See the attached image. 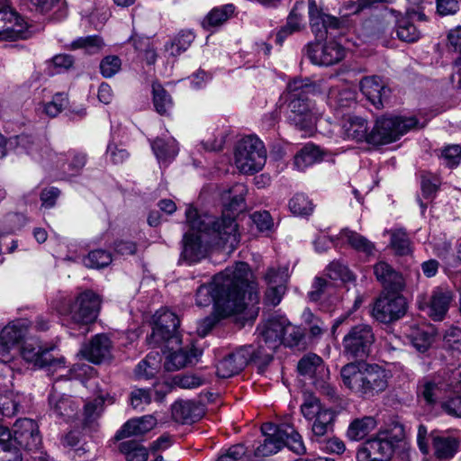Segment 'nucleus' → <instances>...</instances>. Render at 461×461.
Wrapping results in <instances>:
<instances>
[{
  "mask_svg": "<svg viewBox=\"0 0 461 461\" xmlns=\"http://www.w3.org/2000/svg\"><path fill=\"white\" fill-rule=\"evenodd\" d=\"M242 348H249L252 353L250 354V362H254L258 365L259 368L266 367L273 359V355L276 349H272L269 354V359L265 358V354H267L268 347L266 346L262 341H258V346L255 348L252 345L242 346Z\"/></svg>",
  "mask_w": 461,
  "mask_h": 461,
  "instance_id": "8fccbe9b",
  "label": "nucleus"
},
{
  "mask_svg": "<svg viewBox=\"0 0 461 461\" xmlns=\"http://www.w3.org/2000/svg\"><path fill=\"white\" fill-rule=\"evenodd\" d=\"M130 401L133 409L142 411L151 402L150 392L147 389H134L131 393Z\"/></svg>",
  "mask_w": 461,
  "mask_h": 461,
  "instance_id": "13d9d810",
  "label": "nucleus"
},
{
  "mask_svg": "<svg viewBox=\"0 0 461 461\" xmlns=\"http://www.w3.org/2000/svg\"><path fill=\"white\" fill-rule=\"evenodd\" d=\"M2 411L0 416H11L17 411L18 404L12 401L10 402H0ZM23 456L20 447L16 445L13 436L6 426L0 424V461H22Z\"/></svg>",
  "mask_w": 461,
  "mask_h": 461,
  "instance_id": "4468645a",
  "label": "nucleus"
},
{
  "mask_svg": "<svg viewBox=\"0 0 461 461\" xmlns=\"http://www.w3.org/2000/svg\"><path fill=\"white\" fill-rule=\"evenodd\" d=\"M53 347H43L39 342L26 341L21 348L23 358L39 368L48 367L50 371L65 368L63 357L54 358L50 351Z\"/></svg>",
  "mask_w": 461,
  "mask_h": 461,
  "instance_id": "ddd939ff",
  "label": "nucleus"
},
{
  "mask_svg": "<svg viewBox=\"0 0 461 461\" xmlns=\"http://www.w3.org/2000/svg\"><path fill=\"white\" fill-rule=\"evenodd\" d=\"M375 337L371 326L357 324L350 328L342 340L345 355L349 357L363 358L371 352Z\"/></svg>",
  "mask_w": 461,
  "mask_h": 461,
  "instance_id": "9d476101",
  "label": "nucleus"
},
{
  "mask_svg": "<svg viewBox=\"0 0 461 461\" xmlns=\"http://www.w3.org/2000/svg\"><path fill=\"white\" fill-rule=\"evenodd\" d=\"M360 90L363 95L376 108L384 106V100L387 98V89L379 77H366L360 82Z\"/></svg>",
  "mask_w": 461,
  "mask_h": 461,
  "instance_id": "a878e982",
  "label": "nucleus"
},
{
  "mask_svg": "<svg viewBox=\"0 0 461 461\" xmlns=\"http://www.w3.org/2000/svg\"><path fill=\"white\" fill-rule=\"evenodd\" d=\"M377 426V421L373 416H364L353 420L348 428L347 436L352 441L364 439Z\"/></svg>",
  "mask_w": 461,
  "mask_h": 461,
  "instance_id": "473e14b6",
  "label": "nucleus"
},
{
  "mask_svg": "<svg viewBox=\"0 0 461 461\" xmlns=\"http://www.w3.org/2000/svg\"><path fill=\"white\" fill-rule=\"evenodd\" d=\"M434 456L439 460H450L460 447L459 437L448 431L434 430L430 433Z\"/></svg>",
  "mask_w": 461,
  "mask_h": 461,
  "instance_id": "4be33fe9",
  "label": "nucleus"
},
{
  "mask_svg": "<svg viewBox=\"0 0 461 461\" xmlns=\"http://www.w3.org/2000/svg\"><path fill=\"white\" fill-rule=\"evenodd\" d=\"M304 5L303 3L296 4L287 17L286 25L294 32L300 31L303 27V11Z\"/></svg>",
  "mask_w": 461,
  "mask_h": 461,
  "instance_id": "e2e57ef3",
  "label": "nucleus"
},
{
  "mask_svg": "<svg viewBox=\"0 0 461 461\" xmlns=\"http://www.w3.org/2000/svg\"><path fill=\"white\" fill-rule=\"evenodd\" d=\"M194 40V35L189 31H182L169 43L166 45V51L176 57L185 51Z\"/></svg>",
  "mask_w": 461,
  "mask_h": 461,
  "instance_id": "37998d69",
  "label": "nucleus"
},
{
  "mask_svg": "<svg viewBox=\"0 0 461 461\" xmlns=\"http://www.w3.org/2000/svg\"><path fill=\"white\" fill-rule=\"evenodd\" d=\"M399 292L388 290L375 300L372 315L376 321L383 323H390L399 320L405 314L406 301Z\"/></svg>",
  "mask_w": 461,
  "mask_h": 461,
  "instance_id": "9b49d317",
  "label": "nucleus"
},
{
  "mask_svg": "<svg viewBox=\"0 0 461 461\" xmlns=\"http://www.w3.org/2000/svg\"><path fill=\"white\" fill-rule=\"evenodd\" d=\"M110 348V339L106 335L98 334L83 348L81 353L87 360L99 363L109 355Z\"/></svg>",
  "mask_w": 461,
  "mask_h": 461,
  "instance_id": "c756f323",
  "label": "nucleus"
},
{
  "mask_svg": "<svg viewBox=\"0 0 461 461\" xmlns=\"http://www.w3.org/2000/svg\"><path fill=\"white\" fill-rule=\"evenodd\" d=\"M44 154L58 168L69 176L77 175L86 163V155L77 150L56 153L45 148Z\"/></svg>",
  "mask_w": 461,
  "mask_h": 461,
  "instance_id": "aec40b11",
  "label": "nucleus"
},
{
  "mask_svg": "<svg viewBox=\"0 0 461 461\" xmlns=\"http://www.w3.org/2000/svg\"><path fill=\"white\" fill-rule=\"evenodd\" d=\"M432 336L428 331L417 330L411 335V343L420 352H425L432 343Z\"/></svg>",
  "mask_w": 461,
  "mask_h": 461,
  "instance_id": "680f3d73",
  "label": "nucleus"
},
{
  "mask_svg": "<svg viewBox=\"0 0 461 461\" xmlns=\"http://www.w3.org/2000/svg\"><path fill=\"white\" fill-rule=\"evenodd\" d=\"M441 158L447 167H456L461 161V146L454 144L445 147L441 151Z\"/></svg>",
  "mask_w": 461,
  "mask_h": 461,
  "instance_id": "052dcab7",
  "label": "nucleus"
},
{
  "mask_svg": "<svg viewBox=\"0 0 461 461\" xmlns=\"http://www.w3.org/2000/svg\"><path fill=\"white\" fill-rule=\"evenodd\" d=\"M120 451L127 461H146L149 452L145 447L135 440H127L120 445Z\"/></svg>",
  "mask_w": 461,
  "mask_h": 461,
  "instance_id": "79ce46f5",
  "label": "nucleus"
},
{
  "mask_svg": "<svg viewBox=\"0 0 461 461\" xmlns=\"http://www.w3.org/2000/svg\"><path fill=\"white\" fill-rule=\"evenodd\" d=\"M439 185L440 182L437 177L429 175H423L421 176L420 182L423 196L428 199L434 197Z\"/></svg>",
  "mask_w": 461,
  "mask_h": 461,
  "instance_id": "338daca9",
  "label": "nucleus"
},
{
  "mask_svg": "<svg viewBox=\"0 0 461 461\" xmlns=\"http://www.w3.org/2000/svg\"><path fill=\"white\" fill-rule=\"evenodd\" d=\"M284 446L297 455L306 453L302 436L295 430L294 426L288 423L280 424L276 437H267L262 444L255 450L257 456H267L277 453Z\"/></svg>",
  "mask_w": 461,
  "mask_h": 461,
  "instance_id": "1a4fd4ad",
  "label": "nucleus"
},
{
  "mask_svg": "<svg viewBox=\"0 0 461 461\" xmlns=\"http://www.w3.org/2000/svg\"><path fill=\"white\" fill-rule=\"evenodd\" d=\"M327 276L332 280L349 281L354 278L353 274L347 266L339 261L331 262L327 269Z\"/></svg>",
  "mask_w": 461,
  "mask_h": 461,
  "instance_id": "864d4df0",
  "label": "nucleus"
},
{
  "mask_svg": "<svg viewBox=\"0 0 461 461\" xmlns=\"http://www.w3.org/2000/svg\"><path fill=\"white\" fill-rule=\"evenodd\" d=\"M101 305L99 296L92 291H85L75 297L64 299L59 312L68 315L72 322L86 325L95 321Z\"/></svg>",
  "mask_w": 461,
  "mask_h": 461,
  "instance_id": "39448f33",
  "label": "nucleus"
},
{
  "mask_svg": "<svg viewBox=\"0 0 461 461\" xmlns=\"http://www.w3.org/2000/svg\"><path fill=\"white\" fill-rule=\"evenodd\" d=\"M439 389L436 383L431 381L424 382L419 388V394L428 404H433L438 399Z\"/></svg>",
  "mask_w": 461,
  "mask_h": 461,
  "instance_id": "0e129e2a",
  "label": "nucleus"
},
{
  "mask_svg": "<svg viewBox=\"0 0 461 461\" xmlns=\"http://www.w3.org/2000/svg\"><path fill=\"white\" fill-rule=\"evenodd\" d=\"M173 382L183 389L197 388L203 384V379L194 375H177L174 376Z\"/></svg>",
  "mask_w": 461,
  "mask_h": 461,
  "instance_id": "69168bd1",
  "label": "nucleus"
},
{
  "mask_svg": "<svg viewBox=\"0 0 461 461\" xmlns=\"http://www.w3.org/2000/svg\"><path fill=\"white\" fill-rule=\"evenodd\" d=\"M368 124L361 117H348L342 124V137L344 140L360 142L366 140L369 143Z\"/></svg>",
  "mask_w": 461,
  "mask_h": 461,
  "instance_id": "7c9ffc66",
  "label": "nucleus"
},
{
  "mask_svg": "<svg viewBox=\"0 0 461 461\" xmlns=\"http://www.w3.org/2000/svg\"><path fill=\"white\" fill-rule=\"evenodd\" d=\"M417 16L419 20H425V14L415 9H407L405 15L396 17V34L399 40L405 42H415L420 36V31L413 23V18Z\"/></svg>",
  "mask_w": 461,
  "mask_h": 461,
  "instance_id": "393cba45",
  "label": "nucleus"
},
{
  "mask_svg": "<svg viewBox=\"0 0 461 461\" xmlns=\"http://www.w3.org/2000/svg\"><path fill=\"white\" fill-rule=\"evenodd\" d=\"M452 299V293L448 289L436 287L430 295H418L417 305L431 320L438 321L446 316Z\"/></svg>",
  "mask_w": 461,
  "mask_h": 461,
  "instance_id": "f8f14e48",
  "label": "nucleus"
},
{
  "mask_svg": "<svg viewBox=\"0 0 461 461\" xmlns=\"http://www.w3.org/2000/svg\"><path fill=\"white\" fill-rule=\"evenodd\" d=\"M157 424L152 415H145L128 420L116 433V438L122 439L131 436H140L151 430Z\"/></svg>",
  "mask_w": 461,
  "mask_h": 461,
  "instance_id": "c85d7f7f",
  "label": "nucleus"
},
{
  "mask_svg": "<svg viewBox=\"0 0 461 461\" xmlns=\"http://www.w3.org/2000/svg\"><path fill=\"white\" fill-rule=\"evenodd\" d=\"M285 330L282 344L290 348L297 346L303 337L302 330L292 325L287 320Z\"/></svg>",
  "mask_w": 461,
  "mask_h": 461,
  "instance_id": "bf43d9fd",
  "label": "nucleus"
},
{
  "mask_svg": "<svg viewBox=\"0 0 461 461\" xmlns=\"http://www.w3.org/2000/svg\"><path fill=\"white\" fill-rule=\"evenodd\" d=\"M248 188L245 185L238 183L233 185L222 194L227 202V212L221 217L209 213L198 214L197 211L189 206L185 211L189 231L183 239V250L181 259L187 264L200 261L206 256L209 245L228 247L234 250L240 242L238 224L234 215L230 212L240 210L244 203Z\"/></svg>",
  "mask_w": 461,
  "mask_h": 461,
  "instance_id": "f257e3e1",
  "label": "nucleus"
},
{
  "mask_svg": "<svg viewBox=\"0 0 461 461\" xmlns=\"http://www.w3.org/2000/svg\"><path fill=\"white\" fill-rule=\"evenodd\" d=\"M13 438L20 449L34 451L41 445L39 426L32 419H21L14 423Z\"/></svg>",
  "mask_w": 461,
  "mask_h": 461,
  "instance_id": "dca6fc26",
  "label": "nucleus"
},
{
  "mask_svg": "<svg viewBox=\"0 0 461 461\" xmlns=\"http://www.w3.org/2000/svg\"><path fill=\"white\" fill-rule=\"evenodd\" d=\"M390 233V246L396 255L407 256L412 253V244L405 230H393Z\"/></svg>",
  "mask_w": 461,
  "mask_h": 461,
  "instance_id": "a19ab883",
  "label": "nucleus"
},
{
  "mask_svg": "<svg viewBox=\"0 0 461 461\" xmlns=\"http://www.w3.org/2000/svg\"><path fill=\"white\" fill-rule=\"evenodd\" d=\"M278 278L276 280L278 282L277 285L268 286L266 295L265 301L267 304L276 306L279 304L282 300V297L285 292V284H286V273L285 270L282 272Z\"/></svg>",
  "mask_w": 461,
  "mask_h": 461,
  "instance_id": "49530a36",
  "label": "nucleus"
},
{
  "mask_svg": "<svg viewBox=\"0 0 461 461\" xmlns=\"http://www.w3.org/2000/svg\"><path fill=\"white\" fill-rule=\"evenodd\" d=\"M122 68V60L118 56L104 57L99 65L100 72L104 77L110 78L116 75Z\"/></svg>",
  "mask_w": 461,
  "mask_h": 461,
  "instance_id": "603ef678",
  "label": "nucleus"
},
{
  "mask_svg": "<svg viewBox=\"0 0 461 461\" xmlns=\"http://www.w3.org/2000/svg\"><path fill=\"white\" fill-rule=\"evenodd\" d=\"M290 211L296 215H309L313 211V205L309 198L303 194H297L289 201Z\"/></svg>",
  "mask_w": 461,
  "mask_h": 461,
  "instance_id": "09e8293b",
  "label": "nucleus"
},
{
  "mask_svg": "<svg viewBox=\"0 0 461 461\" xmlns=\"http://www.w3.org/2000/svg\"><path fill=\"white\" fill-rule=\"evenodd\" d=\"M417 125L418 121L415 117L379 118L369 132V143L374 145L392 143Z\"/></svg>",
  "mask_w": 461,
  "mask_h": 461,
  "instance_id": "6e6552de",
  "label": "nucleus"
},
{
  "mask_svg": "<svg viewBox=\"0 0 461 461\" xmlns=\"http://www.w3.org/2000/svg\"><path fill=\"white\" fill-rule=\"evenodd\" d=\"M251 353L249 348L240 347L219 362L216 370L217 375L221 378H229L239 374L250 362Z\"/></svg>",
  "mask_w": 461,
  "mask_h": 461,
  "instance_id": "412c9836",
  "label": "nucleus"
},
{
  "mask_svg": "<svg viewBox=\"0 0 461 461\" xmlns=\"http://www.w3.org/2000/svg\"><path fill=\"white\" fill-rule=\"evenodd\" d=\"M321 159L322 156L320 149L312 144H307L295 154L294 166L298 170L303 171Z\"/></svg>",
  "mask_w": 461,
  "mask_h": 461,
  "instance_id": "f704fd0d",
  "label": "nucleus"
},
{
  "mask_svg": "<svg viewBox=\"0 0 461 461\" xmlns=\"http://www.w3.org/2000/svg\"><path fill=\"white\" fill-rule=\"evenodd\" d=\"M309 18L312 32L320 40L324 39L331 31L339 30L342 26V22L337 17L323 13L315 0H309Z\"/></svg>",
  "mask_w": 461,
  "mask_h": 461,
  "instance_id": "6ab92c4d",
  "label": "nucleus"
},
{
  "mask_svg": "<svg viewBox=\"0 0 461 461\" xmlns=\"http://www.w3.org/2000/svg\"><path fill=\"white\" fill-rule=\"evenodd\" d=\"M324 410L321 408L319 399L313 395L306 396L301 405V411L307 420L314 419Z\"/></svg>",
  "mask_w": 461,
  "mask_h": 461,
  "instance_id": "6e6d98bb",
  "label": "nucleus"
},
{
  "mask_svg": "<svg viewBox=\"0 0 461 461\" xmlns=\"http://www.w3.org/2000/svg\"><path fill=\"white\" fill-rule=\"evenodd\" d=\"M314 419V422L312 426V436L316 438V440H319L327 434L329 429L331 427L333 413L330 410H324Z\"/></svg>",
  "mask_w": 461,
  "mask_h": 461,
  "instance_id": "a18cd8bd",
  "label": "nucleus"
},
{
  "mask_svg": "<svg viewBox=\"0 0 461 461\" xmlns=\"http://www.w3.org/2000/svg\"><path fill=\"white\" fill-rule=\"evenodd\" d=\"M26 37V23L12 9H0V41H16Z\"/></svg>",
  "mask_w": 461,
  "mask_h": 461,
  "instance_id": "f3484780",
  "label": "nucleus"
},
{
  "mask_svg": "<svg viewBox=\"0 0 461 461\" xmlns=\"http://www.w3.org/2000/svg\"><path fill=\"white\" fill-rule=\"evenodd\" d=\"M67 104V95L63 93H57L50 102L43 105V111L47 115L55 117L61 113Z\"/></svg>",
  "mask_w": 461,
  "mask_h": 461,
  "instance_id": "4d7b16f0",
  "label": "nucleus"
},
{
  "mask_svg": "<svg viewBox=\"0 0 461 461\" xmlns=\"http://www.w3.org/2000/svg\"><path fill=\"white\" fill-rule=\"evenodd\" d=\"M180 321L178 317L169 311L161 313L153 327L152 337L156 342L166 341L168 344H180L181 340L178 334Z\"/></svg>",
  "mask_w": 461,
  "mask_h": 461,
  "instance_id": "a211bd4d",
  "label": "nucleus"
},
{
  "mask_svg": "<svg viewBox=\"0 0 461 461\" xmlns=\"http://www.w3.org/2000/svg\"><path fill=\"white\" fill-rule=\"evenodd\" d=\"M297 368L302 375L309 376L310 378L316 377L324 379L328 373L322 359L316 354L304 356L298 362Z\"/></svg>",
  "mask_w": 461,
  "mask_h": 461,
  "instance_id": "2f4dec72",
  "label": "nucleus"
},
{
  "mask_svg": "<svg viewBox=\"0 0 461 461\" xmlns=\"http://www.w3.org/2000/svg\"><path fill=\"white\" fill-rule=\"evenodd\" d=\"M171 350L172 352L167 356L164 363V366L167 371H175L183 368L196 357L194 349L190 351L185 350L182 348L175 349L172 346Z\"/></svg>",
  "mask_w": 461,
  "mask_h": 461,
  "instance_id": "e433bc0d",
  "label": "nucleus"
},
{
  "mask_svg": "<svg viewBox=\"0 0 461 461\" xmlns=\"http://www.w3.org/2000/svg\"><path fill=\"white\" fill-rule=\"evenodd\" d=\"M340 376L345 387L364 399H371L386 390L390 372L377 364L351 362L342 366Z\"/></svg>",
  "mask_w": 461,
  "mask_h": 461,
  "instance_id": "7ed1b4c3",
  "label": "nucleus"
},
{
  "mask_svg": "<svg viewBox=\"0 0 461 461\" xmlns=\"http://www.w3.org/2000/svg\"><path fill=\"white\" fill-rule=\"evenodd\" d=\"M254 288L253 275L245 262H238L215 275L210 284L201 285L196 292V304L209 306L221 316L240 313L246 307L245 294Z\"/></svg>",
  "mask_w": 461,
  "mask_h": 461,
  "instance_id": "f03ea898",
  "label": "nucleus"
},
{
  "mask_svg": "<svg viewBox=\"0 0 461 461\" xmlns=\"http://www.w3.org/2000/svg\"><path fill=\"white\" fill-rule=\"evenodd\" d=\"M289 104L287 121L300 131L311 132L316 124L317 115L314 104L308 95L314 90L309 80L295 79L287 86Z\"/></svg>",
  "mask_w": 461,
  "mask_h": 461,
  "instance_id": "20e7f679",
  "label": "nucleus"
},
{
  "mask_svg": "<svg viewBox=\"0 0 461 461\" xmlns=\"http://www.w3.org/2000/svg\"><path fill=\"white\" fill-rule=\"evenodd\" d=\"M151 148L159 163L170 161L178 152L177 145L174 139L165 140L158 138L151 143Z\"/></svg>",
  "mask_w": 461,
  "mask_h": 461,
  "instance_id": "4c0bfd02",
  "label": "nucleus"
},
{
  "mask_svg": "<svg viewBox=\"0 0 461 461\" xmlns=\"http://www.w3.org/2000/svg\"><path fill=\"white\" fill-rule=\"evenodd\" d=\"M246 447L242 444L230 447L217 461H242L246 455Z\"/></svg>",
  "mask_w": 461,
  "mask_h": 461,
  "instance_id": "774afa93",
  "label": "nucleus"
},
{
  "mask_svg": "<svg viewBox=\"0 0 461 461\" xmlns=\"http://www.w3.org/2000/svg\"><path fill=\"white\" fill-rule=\"evenodd\" d=\"M310 61L318 66H330L339 62L345 56V50L336 41L325 44L320 42L309 43L305 49Z\"/></svg>",
  "mask_w": 461,
  "mask_h": 461,
  "instance_id": "2eb2a0df",
  "label": "nucleus"
},
{
  "mask_svg": "<svg viewBox=\"0 0 461 461\" xmlns=\"http://www.w3.org/2000/svg\"><path fill=\"white\" fill-rule=\"evenodd\" d=\"M28 322L18 320L6 325L1 331V339L12 348L16 346L25 336Z\"/></svg>",
  "mask_w": 461,
  "mask_h": 461,
  "instance_id": "c9c22d12",
  "label": "nucleus"
},
{
  "mask_svg": "<svg viewBox=\"0 0 461 461\" xmlns=\"http://www.w3.org/2000/svg\"><path fill=\"white\" fill-rule=\"evenodd\" d=\"M152 91L156 111L160 114H167L173 106L170 95L159 84H153Z\"/></svg>",
  "mask_w": 461,
  "mask_h": 461,
  "instance_id": "c03bdc74",
  "label": "nucleus"
},
{
  "mask_svg": "<svg viewBox=\"0 0 461 461\" xmlns=\"http://www.w3.org/2000/svg\"><path fill=\"white\" fill-rule=\"evenodd\" d=\"M234 12L235 6L232 4L214 7L204 17L202 25L206 30L219 27L228 21L234 14Z\"/></svg>",
  "mask_w": 461,
  "mask_h": 461,
  "instance_id": "72a5a7b5",
  "label": "nucleus"
},
{
  "mask_svg": "<svg viewBox=\"0 0 461 461\" xmlns=\"http://www.w3.org/2000/svg\"><path fill=\"white\" fill-rule=\"evenodd\" d=\"M339 239L345 240L352 249L366 255H371L375 250L374 243L353 230H342L339 233Z\"/></svg>",
  "mask_w": 461,
  "mask_h": 461,
  "instance_id": "58836bf2",
  "label": "nucleus"
},
{
  "mask_svg": "<svg viewBox=\"0 0 461 461\" xmlns=\"http://www.w3.org/2000/svg\"><path fill=\"white\" fill-rule=\"evenodd\" d=\"M160 362L161 357L158 352H150L137 365L135 368V375L139 378H151L158 371Z\"/></svg>",
  "mask_w": 461,
  "mask_h": 461,
  "instance_id": "ea45409f",
  "label": "nucleus"
},
{
  "mask_svg": "<svg viewBox=\"0 0 461 461\" xmlns=\"http://www.w3.org/2000/svg\"><path fill=\"white\" fill-rule=\"evenodd\" d=\"M111 262V254L104 249L92 250L84 259L85 266L91 268H103Z\"/></svg>",
  "mask_w": 461,
  "mask_h": 461,
  "instance_id": "de8ad7c7",
  "label": "nucleus"
},
{
  "mask_svg": "<svg viewBox=\"0 0 461 461\" xmlns=\"http://www.w3.org/2000/svg\"><path fill=\"white\" fill-rule=\"evenodd\" d=\"M374 275L386 290L401 291L404 285L402 275L384 261L374 266Z\"/></svg>",
  "mask_w": 461,
  "mask_h": 461,
  "instance_id": "bb28decb",
  "label": "nucleus"
},
{
  "mask_svg": "<svg viewBox=\"0 0 461 461\" xmlns=\"http://www.w3.org/2000/svg\"><path fill=\"white\" fill-rule=\"evenodd\" d=\"M235 166L243 174L253 175L260 171L267 161L264 143L255 136L241 139L235 149Z\"/></svg>",
  "mask_w": 461,
  "mask_h": 461,
  "instance_id": "423d86ee",
  "label": "nucleus"
},
{
  "mask_svg": "<svg viewBox=\"0 0 461 461\" xmlns=\"http://www.w3.org/2000/svg\"><path fill=\"white\" fill-rule=\"evenodd\" d=\"M30 3L41 13H49L55 9L60 12L59 17L66 15V3L64 0H29Z\"/></svg>",
  "mask_w": 461,
  "mask_h": 461,
  "instance_id": "3c124183",
  "label": "nucleus"
},
{
  "mask_svg": "<svg viewBox=\"0 0 461 461\" xmlns=\"http://www.w3.org/2000/svg\"><path fill=\"white\" fill-rule=\"evenodd\" d=\"M285 324L286 319L285 317L272 318L258 329L260 336L258 341H262L268 347L267 354H265L267 360L269 359L272 349H276L282 344Z\"/></svg>",
  "mask_w": 461,
  "mask_h": 461,
  "instance_id": "5701e85b",
  "label": "nucleus"
},
{
  "mask_svg": "<svg viewBox=\"0 0 461 461\" xmlns=\"http://www.w3.org/2000/svg\"><path fill=\"white\" fill-rule=\"evenodd\" d=\"M397 433L392 436L388 431H381L367 439L357 450V461H387L393 454L395 445L403 436V427H396Z\"/></svg>",
  "mask_w": 461,
  "mask_h": 461,
  "instance_id": "0eeeda50",
  "label": "nucleus"
},
{
  "mask_svg": "<svg viewBox=\"0 0 461 461\" xmlns=\"http://www.w3.org/2000/svg\"><path fill=\"white\" fill-rule=\"evenodd\" d=\"M103 45L102 39L97 35L80 37L71 43L73 49H85L89 53L98 51Z\"/></svg>",
  "mask_w": 461,
  "mask_h": 461,
  "instance_id": "5fc2aeb1",
  "label": "nucleus"
},
{
  "mask_svg": "<svg viewBox=\"0 0 461 461\" xmlns=\"http://www.w3.org/2000/svg\"><path fill=\"white\" fill-rule=\"evenodd\" d=\"M203 414L200 404L192 401H177L172 405L173 419L182 424H191L197 421Z\"/></svg>",
  "mask_w": 461,
  "mask_h": 461,
  "instance_id": "cd10ccee",
  "label": "nucleus"
},
{
  "mask_svg": "<svg viewBox=\"0 0 461 461\" xmlns=\"http://www.w3.org/2000/svg\"><path fill=\"white\" fill-rule=\"evenodd\" d=\"M49 405L51 415L56 419L69 421L78 416L80 403L68 395L58 393H50Z\"/></svg>",
  "mask_w": 461,
  "mask_h": 461,
  "instance_id": "b1692460",
  "label": "nucleus"
}]
</instances>
